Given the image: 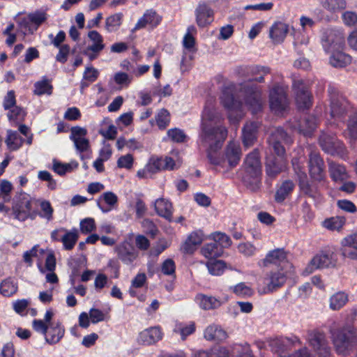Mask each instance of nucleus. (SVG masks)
<instances>
[{"label":"nucleus","mask_w":357,"mask_h":357,"mask_svg":"<svg viewBox=\"0 0 357 357\" xmlns=\"http://www.w3.org/2000/svg\"><path fill=\"white\" fill-rule=\"evenodd\" d=\"M221 119L213 100H208L202 115L197 144L206 149L209 162L214 165H222V159L216 152L222 148L227 137V129L220 124Z\"/></svg>","instance_id":"f257e3e1"},{"label":"nucleus","mask_w":357,"mask_h":357,"mask_svg":"<svg viewBox=\"0 0 357 357\" xmlns=\"http://www.w3.org/2000/svg\"><path fill=\"white\" fill-rule=\"evenodd\" d=\"M245 175L244 181L252 186V190L259 188V183L261 176V163L259 152L257 149L248 153L243 162Z\"/></svg>","instance_id":"f03ea898"},{"label":"nucleus","mask_w":357,"mask_h":357,"mask_svg":"<svg viewBox=\"0 0 357 357\" xmlns=\"http://www.w3.org/2000/svg\"><path fill=\"white\" fill-rule=\"evenodd\" d=\"M332 337L336 351L343 355L357 342L356 329L350 324L332 332Z\"/></svg>","instance_id":"7ed1b4c3"},{"label":"nucleus","mask_w":357,"mask_h":357,"mask_svg":"<svg viewBox=\"0 0 357 357\" xmlns=\"http://www.w3.org/2000/svg\"><path fill=\"white\" fill-rule=\"evenodd\" d=\"M291 269H272L263 278L264 287L259 289L261 294H268L281 288L286 282L287 273Z\"/></svg>","instance_id":"20e7f679"},{"label":"nucleus","mask_w":357,"mask_h":357,"mask_svg":"<svg viewBox=\"0 0 357 357\" xmlns=\"http://www.w3.org/2000/svg\"><path fill=\"white\" fill-rule=\"evenodd\" d=\"M328 93L330 99L331 115L333 118L344 117L350 109L347 100L333 86L329 85Z\"/></svg>","instance_id":"39448f33"},{"label":"nucleus","mask_w":357,"mask_h":357,"mask_svg":"<svg viewBox=\"0 0 357 357\" xmlns=\"http://www.w3.org/2000/svg\"><path fill=\"white\" fill-rule=\"evenodd\" d=\"M306 340L319 357H328L331 348L326 335L318 329L308 330Z\"/></svg>","instance_id":"423d86ee"},{"label":"nucleus","mask_w":357,"mask_h":357,"mask_svg":"<svg viewBox=\"0 0 357 357\" xmlns=\"http://www.w3.org/2000/svg\"><path fill=\"white\" fill-rule=\"evenodd\" d=\"M31 208V199L29 195L21 191L15 196L12 207L15 219L25 221L29 218Z\"/></svg>","instance_id":"0eeeda50"},{"label":"nucleus","mask_w":357,"mask_h":357,"mask_svg":"<svg viewBox=\"0 0 357 357\" xmlns=\"http://www.w3.org/2000/svg\"><path fill=\"white\" fill-rule=\"evenodd\" d=\"M259 266L269 267L276 266V269H291L292 264L288 261L287 252L283 248H277L269 251L264 259L259 262Z\"/></svg>","instance_id":"6e6552de"},{"label":"nucleus","mask_w":357,"mask_h":357,"mask_svg":"<svg viewBox=\"0 0 357 357\" xmlns=\"http://www.w3.org/2000/svg\"><path fill=\"white\" fill-rule=\"evenodd\" d=\"M321 44L327 53L341 50L344 44V35L340 30L328 29L322 34Z\"/></svg>","instance_id":"1a4fd4ad"},{"label":"nucleus","mask_w":357,"mask_h":357,"mask_svg":"<svg viewBox=\"0 0 357 357\" xmlns=\"http://www.w3.org/2000/svg\"><path fill=\"white\" fill-rule=\"evenodd\" d=\"M337 257L333 250L328 249L315 255L308 265L307 270L312 272L314 269L335 267Z\"/></svg>","instance_id":"9d476101"},{"label":"nucleus","mask_w":357,"mask_h":357,"mask_svg":"<svg viewBox=\"0 0 357 357\" xmlns=\"http://www.w3.org/2000/svg\"><path fill=\"white\" fill-rule=\"evenodd\" d=\"M270 107L276 114H282L288 107L289 102L284 89L275 85L269 94Z\"/></svg>","instance_id":"9b49d317"},{"label":"nucleus","mask_w":357,"mask_h":357,"mask_svg":"<svg viewBox=\"0 0 357 357\" xmlns=\"http://www.w3.org/2000/svg\"><path fill=\"white\" fill-rule=\"evenodd\" d=\"M309 174L312 179L321 182L326 178V169L324 160L319 153L311 151L308 161Z\"/></svg>","instance_id":"f8f14e48"},{"label":"nucleus","mask_w":357,"mask_h":357,"mask_svg":"<svg viewBox=\"0 0 357 357\" xmlns=\"http://www.w3.org/2000/svg\"><path fill=\"white\" fill-rule=\"evenodd\" d=\"M147 168L152 174L165 170L172 171L176 168V162L169 156H152L147 163Z\"/></svg>","instance_id":"ddd939ff"},{"label":"nucleus","mask_w":357,"mask_h":357,"mask_svg":"<svg viewBox=\"0 0 357 357\" xmlns=\"http://www.w3.org/2000/svg\"><path fill=\"white\" fill-rule=\"evenodd\" d=\"M287 167V160L285 157H276L270 155L266 160V174L270 178H275Z\"/></svg>","instance_id":"4468645a"},{"label":"nucleus","mask_w":357,"mask_h":357,"mask_svg":"<svg viewBox=\"0 0 357 357\" xmlns=\"http://www.w3.org/2000/svg\"><path fill=\"white\" fill-rule=\"evenodd\" d=\"M293 87L295 90L296 102L299 109H307L312 105V95L302 81L294 82Z\"/></svg>","instance_id":"2eb2a0df"},{"label":"nucleus","mask_w":357,"mask_h":357,"mask_svg":"<svg viewBox=\"0 0 357 357\" xmlns=\"http://www.w3.org/2000/svg\"><path fill=\"white\" fill-rule=\"evenodd\" d=\"M241 157V149L238 144L229 142L225 150V158L222 159V167H224L225 161H227L230 168L235 167L239 162ZM220 158V157H219Z\"/></svg>","instance_id":"dca6fc26"},{"label":"nucleus","mask_w":357,"mask_h":357,"mask_svg":"<svg viewBox=\"0 0 357 357\" xmlns=\"http://www.w3.org/2000/svg\"><path fill=\"white\" fill-rule=\"evenodd\" d=\"M245 102L256 113L261 108V92L257 86H246L245 88Z\"/></svg>","instance_id":"f3484780"},{"label":"nucleus","mask_w":357,"mask_h":357,"mask_svg":"<svg viewBox=\"0 0 357 357\" xmlns=\"http://www.w3.org/2000/svg\"><path fill=\"white\" fill-rule=\"evenodd\" d=\"M119 259L125 264L130 265L138 257V252L129 243L124 242L116 248Z\"/></svg>","instance_id":"a211bd4d"},{"label":"nucleus","mask_w":357,"mask_h":357,"mask_svg":"<svg viewBox=\"0 0 357 357\" xmlns=\"http://www.w3.org/2000/svg\"><path fill=\"white\" fill-rule=\"evenodd\" d=\"M195 13L196 22L199 27H205L213 21V10L206 3H199Z\"/></svg>","instance_id":"6ab92c4d"},{"label":"nucleus","mask_w":357,"mask_h":357,"mask_svg":"<svg viewBox=\"0 0 357 357\" xmlns=\"http://www.w3.org/2000/svg\"><path fill=\"white\" fill-rule=\"evenodd\" d=\"M341 254L344 257L357 260V234H351L341 242Z\"/></svg>","instance_id":"aec40b11"},{"label":"nucleus","mask_w":357,"mask_h":357,"mask_svg":"<svg viewBox=\"0 0 357 357\" xmlns=\"http://www.w3.org/2000/svg\"><path fill=\"white\" fill-rule=\"evenodd\" d=\"M220 99L223 106L228 110L236 112L241 111L242 102L234 97L232 89L225 87L222 91Z\"/></svg>","instance_id":"412c9836"},{"label":"nucleus","mask_w":357,"mask_h":357,"mask_svg":"<svg viewBox=\"0 0 357 357\" xmlns=\"http://www.w3.org/2000/svg\"><path fill=\"white\" fill-rule=\"evenodd\" d=\"M204 238V235L202 230L192 232L182 245L181 250L185 254H192Z\"/></svg>","instance_id":"4be33fe9"},{"label":"nucleus","mask_w":357,"mask_h":357,"mask_svg":"<svg viewBox=\"0 0 357 357\" xmlns=\"http://www.w3.org/2000/svg\"><path fill=\"white\" fill-rule=\"evenodd\" d=\"M162 20V17L153 9L147 10L139 19L133 30H138L149 25L152 28L157 26Z\"/></svg>","instance_id":"5701e85b"},{"label":"nucleus","mask_w":357,"mask_h":357,"mask_svg":"<svg viewBox=\"0 0 357 357\" xmlns=\"http://www.w3.org/2000/svg\"><path fill=\"white\" fill-rule=\"evenodd\" d=\"M328 172L332 180L336 183L344 182L349 178V174L346 167L337 162L330 161L328 162Z\"/></svg>","instance_id":"b1692460"},{"label":"nucleus","mask_w":357,"mask_h":357,"mask_svg":"<svg viewBox=\"0 0 357 357\" xmlns=\"http://www.w3.org/2000/svg\"><path fill=\"white\" fill-rule=\"evenodd\" d=\"M162 338V333L159 327H150L142 331L138 336V342L143 344L150 345Z\"/></svg>","instance_id":"393cba45"},{"label":"nucleus","mask_w":357,"mask_h":357,"mask_svg":"<svg viewBox=\"0 0 357 357\" xmlns=\"http://www.w3.org/2000/svg\"><path fill=\"white\" fill-rule=\"evenodd\" d=\"M65 329L59 321L49 325L47 333L45 335V340L50 344L59 342L63 337Z\"/></svg>","instance_id":"a878e982"},{"label":"nucleus","mask_w":357,"mask_h":357,"mask_svg":"<svg viewBox=\"0 0 357 357\" xmlns=\"http://www.w3.org/2000/svg\"><path fill=\"white\" fill-rule=\"evenodd\" d=\"M317 119L314 116H307L294 129L305 136H310L317 128Z\"/></svg>","instance_id":"bb28decb"},{"label":"nucleus","mask_w":357,"mask_h":357,"mask_svg":"<svg viewBox=\"0 0 357 357\" xmlns=\"http://www.w3.org/2000/svg\"><path fill=\"white\" fill-rule=\"evenodd\" d=\"M299 188L303 195L305 196L316 199L319 196V192L316 185L312 184L307 178L306 174L303 172L302 176H300Z\"/></svg>","instance_id":"cd10ccee"},{"label":"nucleus","mask_w":357,"mask_h":357,"mask_svg":"<svg viewBox=\"0 0 357 357\" xmlns=\"http://www.w3.org/2000/svg\"><path fill=\"white\" fill-rule=\"evenodd\" d=\"M204 337L207 340L222 342L227 339V333L220 326H208L204 331Z\"/></svg>","instance_id":"c85d7f7f"},{"label":"nucleus","mask_w":357,"mask_h":357,"mask_svg":"<svg viewBox=\"0 0 357 357\" xmlns=\"http://www.w3.org/2000/svg\"><path fill=\"white\" fill-rule=\"evenodd\" d=\"M329 62L335 68H344L351 62V57L340 50L331 51Z\"/></svg>","instance_id":"c756f323"},{"label":"nucleus","mask_w":357,"mask_h":357,"mask_svg":"<svg viewBox=\"0 0 357 357\" xmlns=\"http://www.w3.org/2000/svg\"><path fill=\"white\" fill-rule=\"evenodd\" d=\"M195 299L200 307L205 310L216 309L222 305L219 299L211 296L198 294Z\"/></svg>","instance_id":"7c9ffc66"},{"label":"nucleus","mask_w":357,"mask_h":357,"mask_svg":"<svg viewBox=\"0 0 357 357\" xmlns=\"http://www.w3.org/2000/svg\"><path fill=\"white\" fill-rule=\"evenodd\" d=\"M288 26L282 22H275L270 29L269 36L275 43H280L286 37Z\"/></svg>","instance_id":"2f4dec72"},{"label":"nucleus","mask_w":357,"mask_h":357,"mask_svg":"<svg viewBox=\"0 0 357 357\" xmlns=\"http://www.w3.org/2000/svg\"><path fill=\"white\" fill-rule=\"evenodd\" d=\"M155 210L158 215L171 221L172 205L169 201L162 198L158 199L155 202Z\"/></svg>","instance_id":"473e14b6"},{"label":"nucleus","mask_w":357,"mask_h":357,"mask_svg":"<svg viewBox=\"0 0 357 357\" xmlns=\"http://www.w3.org/2000/svg\"><path fill=\"white\" fill-rule=\"evenodd\" d=\"M257 123L256 122L247 123L243 128V142L244 146H251L256 139L257 131Z\"/></svg>","instance_id":"72a5a7b5"},{"label":"nucleus","mask_w":357,"mask_h":357,"mask_svg":"<svg viewBox=\"0 0 357 357\" xmlns=\"http://www.w3.org/2000/svg\"><path fill=\"white\" fill-rule=\"evenodd\" d=\"M319 3L331 14L339 13L347 8L346 0H319Z\"/></svg>","instance_id":"f704fd0d"},{"label":"nucleus","mask_w":357,"mask_h":357,"mask_svg":"<svg viewBox=\"0 0 357 357\" xmlns=\"http://www.w3.org/2000/svg\"><path fill=\"white\" fill-rule=\"evenodd\" d=\"M202 254L208 259L217 258L223 252L222 247L213 241V242L204 245L201 250Z\"/></svg>","instance_id":"c9c22d12"},{"label":"nucleus","mask_w":357,"mask_h":357,"mask_svg":"<svg viewBox=\"0 0 357 357\" xmlns=\"http://www.w3.org/2000/svg\"><path fill=\"white\" fill-rule=\"evenodd\" d=\"M294 186L290 180L284 181L275 192V200L278 203L282 202L292 192Z\"/></svg>","instance_id":"e433bc0d"},{"label":"nucleus","mask_w":357,"mask_h":357,"mask_svg":"<svg viewBox=\"0 0 357 357\" xmlns=\"http://www.w3.org/2000/svg\"><path fill=\"white\" fill-rule=\"evenodd\" d=\"M64 235L61 237V241L63 243V248L66 250H72L77 243L79 234L77 229L74 228L70 231L66 229Z\"/></svg>","instance_id":"4c0bfd02"},{"label":"nucleus","mask_w":357,"mask_h":357,"mask_svg":"<svg viewBox=\"0 0 357 357\" xmlns=\"http://www.w3.org/2000/svg\"><path fill=\"white\" fill-rule=\"evenodd\" d=\"M24 142V138H22L17 131L11 130L7 131L6 143L10 150H18L22 146Z\"/></svg>","instance_id":"58836bf2"},{"label":"nucleus","mask_w":357,"mask_h":357,"mask_svg":"<svg viewBox=\"0 0 357 357\" xmlns=\"http://www.w3.org/2000/svg\"><path fill=\"white\" fill-rule=\"evenodd\" d=\"M89 38L93 42L88 46V50L93 52H100L105 48L102 36L97 31H90L88 33Z\"/></svg>","instance_id":"ea45409f"},{"label":"nucleus","mask_w":357,"mask_h":357,"mask_svg":"<svg viewBox=\"0 0 357 357\" xmlns=\"http://www.w3.org/2000/svg\"><path fill=\"white\" fill-rule=\"evenodd\" d=\"M337 139L334 137L326 134H322L319 137V144L322 150L330 154L334 151L335 144L337 142Z\"/></svg>","instance_id":"a19ab883"},{"label":"nucleus","mask_w":357,"mask_h":357,"mask_svg":"<svg viewBox=\"0 0 357 357\" xmlns=\"http://www.w3.org/2000/svg\"><path fill=\"white\" fill-rule=\"evenodd\" d=\"M52 89L53 87L50 84V81L44 77L42 80L36 82L34 84L33 93L38 96H42L43 94L51 95Z\"/></svg>","instance_id":"79ce46f5"},{"label":"nucleus","mask_w":357,"mask_h":357,"mask_svg":"<svg viewBox=\"0 0 357 357\" xmlns=\"http://www.w3.org/2000/svg\"><path fill=\"white\" fill-rule=\"evenodd\" d=\"M348 301L347 295L342 291L333 295L330 298V307L333 310L342 308Z\"/></svg>","instance_id":"37998d69"},{"label":"nucleus","mask_w":357,"mask_h":357,"mask_svg":"<svg viewBox=\"0 0 357 357\" xmlns=\"http://www.w3.org/2000/svg\"><path fill=\"white\" fill-rule=\"evenodd\" d=\"M17 291V285L10 278L1 282L0 284V293L3 296L9 297Z\"/></svg>","instance_id":"c03bdc74"},{"label":"nucleus","mask_w":357,"mask_h":357,"mask_svg":"<svg viewBox=\"0 0 357 357\" xmlns=\"http://www.w3.org/2000/svg\"><path fill=\"white\" fill-rule=\"evenodd\" d=\"M123 14L116 13L108 17L105 22V28L108 32H114L119 29L122 23Z\"/></svg>","instance_id":"a18cd8bd"},{"label":"nucleus","mask_w":357,"mask_h":357,"mask_svg":"<svg viewBox=\"0 0 357 357\" xmlns=\"http://www.w3.org/2000/svg\"><path fill=\"white\" fill-rule=\"evenodd\" d=\"M268 142H280L289 144L292 140L282 128L278 127L272 131Z\"/></svg>","instance_id":"49530a36"},{"label":"nucleus","mask_w":357,"mask_h":357,"mask_svg":"<svg viewBox=\"0 0 357 357\" xmlns=\"http://www.w3.org/2000/svg\"><path fill=\"white\" fill-rule=\"evenodd\" d=\"M346 219L342 216L328 218L323 222V226L330 230H339L345 224Z\"/></svg>","instance_id":"de8ad7c7"},{"label":"nucleus","mask_w":357,"mask_h":357,"mask_svg":"<svg viewBox=\"0 0 357 357\" xmlns=\"http://www.w3.org/2000/svg\"><path fill=\"white\" fill-rule=\"evenodd\" d=\"M101 199H102L104 202L109 206L108 208L104 207L99 202H98V206L99 208L103 213L109 212L111 210V207L116 204L118 201L117 196L112 192H106L103 193V195L101 197Z\"/></svg>","instance_id":"09e8293b"},{"label":"nucleus","mask_w":357,"mask_h":357,"mask_svg":"<svg viewBox=\"0 0 357 357\" xmlns=\"http://www.w3.org/2000/svg\"><path fill=\"white\" fill-rule=\"evenodd\" d=\"M208 238L217 242L220 246L222 247V250H223L224 248L230 247L232 243L230 237L222 232L212 233Z\"/></svg>","instance_id":"8fccbe9b"},{"label":"nucleus","mask_w":357,"mask_h":357,"mask_svg":"<svg viewBox=\"0 0 357 357\" xmlns=\"http://www.w3.org/2000/svg\"><path fill=\"white\" fill-rule=\"evenodd\" d=\"M208 272L213 275H220L225 268V264L221 260H211L207 262Z\"/></svg>","instance_id":"3c124183"},{"label":"nucleus","mask_w":357,"mask_h":357,"mask_svg":"<svg viewBox=\"0 0 357 357\" xmlns=\"http://www.w3.org/2000/svg\"><path fill=\"white\" fill-rule=\"evenodd\" d=\"M40 207L41 211L38 213V215L47 221H51L53 219L54 209L50 202L47 200H43L40 203Z\"/></svg>","instance_id":"603ef678"},{"label":"nucleus","mask_w":357,"mask_h":357,"mask_svg":"<svg viewBox=\"0 0 357 357\" xmlns=\"http://www.w3.org/2000/svg\"><path fill=\"white\" fill-rule=\"evenodd\" d=\"M155 121L160 129H165L170 121L169 112L166 109H162L155 116Z\"/></svg>","instance_id":"864d4df0"},{"label":"nucleus","mask_w":357,"mask_h":357,"mask_svg":"<svg viewBox=\"0 0 357 357\" xmlns=\"http://www.w3.org/2000/svg\"><path fill=\"white\" fill-rule=\"evenodd\" d=\"M195 331V326L194 323H190L187 325L179 324L176 325V328L174 330L176 333H179L182 340H185L187 336L193 333Z\"/></svg>","instance_id":"5fc2aeb1"},{"label":"nucleus","mask_w":357,"mask_h":357,"mask_svg":"<svg viewBox=\"0 0 357 357\" xmlns=\"http://www.w3.org/2000/svg\"><path fill=\"white\" fill-rule=\"evenodd\" d=\"M347 132L351 139H357V113L350 116L347 123Z\"/></svg>","instance_id":"6e6d98bb"},{"label":"nucleus","mask_w":357,"mask_h":357,"mask_svg":"<svg viewBox=\"0 0 357 357\" xmlns=\"http://www.w3.org/2000/svg\"><path fill=\"white\" fill-rule=\"evenodd\" d=\"M80 231L84 234H88L96 229V222L93 218H86L80 221Z\"/></svg>","instance_id":"4d7b16f0"},{"label":"nucleus","mask_w":357,"mask_h":357,"mask_svg":"<svg viewBox=\"0 0 357 357\" xmlns=\"http://www.w3.org/2000/svg\"><path fill=\"white\" fill-rule=\"evenodd\" d=\"M233 291L237 296L241 297H250L253 294L252 289L245 285L243 282H241L234 286L233 287Z\"/></svg>","instance_id":"13d9d810"},{"label":"nucleus","mask_w":357,"mask_h":357,"mask_svg":"<svg viewBox=\"0 0 357 357\" xmlns=\"http://www.w3.org/2000/svg\"><path fill=\"white\" fill-rule=\"evenodd\" d=\"M168 137L174 142L177 143L184 142L186 135L184 132L178 128H172L167 131Z\"/></svg>","instance_id":"bf43d9fd"},{"label":"nucleus","mask_w":357,"mask_h":357,"mask_svg":"<svg viewBox=\"0 0 357 357\" xmlns=\"http://www.w3.org/2000/svg\"><path fill=\"white\" fill-rule=\"evenodd\" d=\"M9 112L7 114L8 120L10 121H15L18 120H22L26 115L24 109L18 106H15L10 109H8Z\"/></svg>","instance_id":"052dcab7"},{"label":"nucleus","mask_w":357,"mask_h":357,"mask_svg":"<svg viewBox=\"0 0 357 357\" xmlns=\"http://www.w3.org/2000/svg\"><path fill=\"white\" fill-rule=\"evenodd\" d=\"M13 190L12 183L7 180H2L0 183V192L4 202L10 200V192Z\"/></svg>","instance_id":"680f3d73"},{"label":"nucleus","mask_w":357,"mask_h":357,"mask_svg":"<svg viewBox=\"0 0 357 357\" xmlns=\"http://www.w3.org/2000/svg\"><path fill=\"white\" fill-rule=\"evenodd\" d=\"M134 163V158L132 154L128 153L125 155H121L117 160V167L119 168H124L130 169Z\"/></svg>","instance_id":"e2e57ef3"},{"label":"nucleus","mask_w":357,"mask_h":357,"mask_svg":"<svg viewBox=\"0 0 357 357\" xmlns=\"http://www.w3.org/2000/svg\"><path fill=\"white\" fill-rule=\"evenodd\" d=\"M176 265L173 259H167L161 265V272L165 275H175Z\"/></svg>","instance_id":"0e129e2a"},{"label":"nucleus","mask_w":357,"mask_h":357,"mask_svg":"<svg viewBox=\"0 0 357 357\" xmlns=\"http://www.w3.org/2000/svg\"><path fill=\"white\" fill-rule=\"evenodd\" d=\"M58 48L59 50L56 56V61L61 63H65L68 60L70 47L68 45L64 44Z\"/></svg>","instance_id":"69168bd1"},{"label":"nucleus","mask_w":357,"mask_h":357,"mask_svg":"<svg viewBox=\"0 0 357 357\" xmlns=\"http://www.w3.org/2000/svg\"><path fill=\"white\" fill-rule=\"evenodd\" d=\"M342 19L345 25L351 26L356 25L357 27V14L353 11H345L342 15Z\"/></svg>","instance_id":"338daca9"},{"label":"nucleus","mask_w":357,"mask_h":357,"mask_svg":"<svg viewBox=\"0 0 357 357\" xmlns=\"http://www.w3.org/2000/svg\"><path fill=\"white\" fill-rule=\"evenodd\" d=\"M238 250L240 253L245 257H251L254 255L256 251V248L250 243H240L238 246Z\"/></svg>","instance_id":"774afa93"}]
</instances>
